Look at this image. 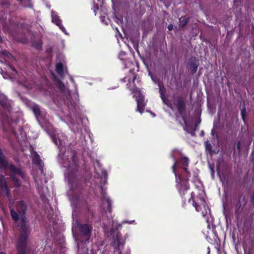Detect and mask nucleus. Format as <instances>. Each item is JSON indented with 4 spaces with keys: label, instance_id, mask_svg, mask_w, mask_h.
<instances>
[{
    "label": "nucleus",
    "instance_id": "f257e3e1",
    "mask_svg": "<svg viewBox=\"0 0 254 254\" xmlns=\"http://www.w3.org/2000/svg\"><path fill=\"white\" fill-rule=\"evenodd\" d=\"M17 210L19 214L13 209H10L11 217L17 221L19 217L20 224H19L20 238L17 244V249L19 254H25V242L29 233V227L26 224V220L24 214L27 210V206L23 201H20L17 204Z\"/></svg>",
    "mask_w": 254,
    "mask_h": 254
},
{
    "label": "nucleus",
    "instance_id": "f03ea898",
    "mask_svg": "<svg viewBox=\"0 0 254 254\" xmlns=\"http://www.w3.org/2000/svg\"><path fill=\"white\" fill-rule=\"evenodd\" d=\"M77 228L80 232V235L84 237L82 241H88L90 237L91 228L86 224H77Z\"/></svg>",
    "mask_w": 254,
    "mask_h": 254
},
{
    "label": "nucleus",
    "instance_id": "7ed1b4c3",
    "mask_svg": "<svg viewBox=\"0 0 254 254\" xmlns=\"http://www.w3.org/2000/svg\"><path fill=\"white\" fill-rule=\"evenodd\" d=\"M0 191H4L7 194L8 193V188L3 176H0Z\"/></svg>",
    "mask_w": 254,
    "mask_h": 254
},
{
    "label": "nucleus",
    "instance_id": "20e7f679",
    "mask_svg": "<svg viewBox=\"0 0 254 254\" xmlns=\"http://www.w3.org/2000/svg\"><path fill=\"white\" fill-rule=\"evenodd\" d=\"M143 97L142 96H139L136 98V102L137 104V111L142 113L144 109V104L143 102Z\"/></svg>",
    "mask_w": 254,
    "mask_h": 254
},
{
    "label": "nucleus",
    "instance_id": "39448f33",
    "mask_svg": "<svg viewBox=\"0 0 254 254\" xmlns=\"http://www.w3.org/2000/svg\"><path fill=\"white\" fill-rule=\"evenodd\" d=\"M0 104L6 110H9L10 105L7 102L6 97L3 94H0Z\"/></svg>",
    "mask_w": 254,
    "mask_h": 254
},
{
    "label": "nucleus",
    "instance_id": "423d86ee",
    "mask_svg": "<svg viewBox=\"0 0 254 254\" xmlns=\"http://www.w3.org/2000/svg\"><path fill=\"white\" fill-rule=\"evenodd\" d=\"M33 161L34 164L38 165L39 169L41 171V173H43V163L38 155H35L33 158Z\"/></svg>",
    "mask_w": 254,
    "mask_h": 254
},
{
    "label": "nucleus",
    "instance_id": "0eeeda50",
    "mask_svg": "<svg viewBox=\"0 0 254 254\" xmlns=\"http://www.w3.org/2000/svg\"><path fill=\"white\" fill-rule=\"evenodd\" d=\"M177 107L179 113L182 114L184 112L186 109L184 102L182 99H179L178 100Z\"/></svg>",
    "mask_w": 254,
    "mask_h": 254
},
{
    "label": "nucleus",
    "instance_id": "6e6552de",
    "mask_svg": "<svg viewBox=\"0 0 254 254\" xmlns=\"http://www.w3.org/2000/svg\"><path fill=\"white\" fill-rule=\"evenodd\" d=\"M56 71L57 73L60 76H63L64 74V72L63 70V65L62 63H58L56 64Z\"/></svg>",
    "mask_w": 254,
    "mask_h": 254
},
{
    "label": "nucleus",
    "instance_id": "1a4fd4ad",
    "mask_svg": "<svg viewBox=\"0 0 254 254\" xmlns=\"http://www.w3.org/2000/svg\"><path fill=\"white\" fill-rule=\"evenodd\" d=\"M31 109L37 118H38V117L40 116V110L39 106L34 105L31 107Z\"/></svg>",
    "mask_w": 254,
    "mask_h": 254
},
{
    "label": "nucleus",
    "instance_id": "9d476101",
    "mask_svg": "<svg viewBox=\"0 0 254 254\" xmlns=\"http://www.w3.org/2000/svg\"><path fill=\"white\" fill-rule=\"evenodd\" d=\"M189 22V18H185V17H181L179 19L180 27L183 28L187 25Z\"/></svg>",
    "mask_w": 254,
    "mask_h": 254
},
{
    "label": "nucleus",
    "instance_id": "9b49d317",
    "mask_svg": "<svg viewBox=\"0 0 254 254\" xmlns=\"http://www.w3.org/2000/svg\"><path fill=\"white\" fill-rule=\"evenodd\" d=\"M189 63L191 67L192 68L193 72L194 73L197 69L198 64L195 62L194 59H190Z\"/></svg>",
    "mask_w": 254,
    "mask_h": 254
},
{
    "label": "nucleus",
    "instance_id": "f8f14e48",
    "mask_svg": "<svg viewBox=\"0 0 254 254\" xmlns=\"http://www.w3.org/2000/svg\"><path fill=\"white\" fill-rule=\"evenodd\" d=\"M52 21L58 26H60L61 21V20L57 16L52 15Z\"/></svg>",
    "mask_w": 254,
    "mask_h": 254
},
{
    "label": "nucleus",
    "instance_id": "ddd939ff",
    "mask_svg": "<svg viewBox=\"0 0 254 254\" xmlns=\"http://www.w3.org/2000/svg\"><path fill=\"white\" fill-rule=\"evenodd\" d=\"M120 237L118 235H117L116 238L115 239L113 244L114 246L119 247L120 246Z\"/></svg>",
    "mask_w": 254,
    "mask_h": 254
},
{
    "label": "nucleus",
    "instance_id": "4468645a",
    "mask_svg": "<svg viewBox=\"0 0 254 254\" xmlns=\"http://www.w3.org/2000/svg\"><path fill=\"white\" fill-rule=\"evenodd\" d=\"M181 161L183 165L185 166H187L189 164V159L186 157H182Z\"/></svg>",
    "mask_w": 254,
    "mask_h": 254
},
{
    "label": "nucleus",
    "instance_id": "2eb2a0df",
    "mask_svg": "<svg viewBox=\"0 0 254 254\" xmlns=\"http://www.w3.org/2000/svg\"><path fill=\"white\" fill-rule=\"evenodd\" d=\"M105 202L107 204V209L109 212H111V200L107 198L104 199Z\"/></svg>",
    "mask_w": 254,
    "mask_h": 254
},
{
    "label": "nucleus",
    "instance_id": "dca6fc26",
    "mask_svg": "<svg viewBox=\"0 0 254 254\" xmlns=\"http://www.w3.org/2000/svg\"><path fill=\"white\" fill-rule=\"evenodd\" d=\"M33 45L38 49H40L42 47V43L40 41L34 43Z\"/></svg>",
    "mask_w": 254,
    "mask_h": 254
},
{
    "label": "nucleus",
    "instance_id": "f3484780",
    "mask_svg": "<svg viewBox=\"0 0 254 254\" xmlns=\"http://www.w3.org/2000/svg\"><path fill=\"white\" fill-rule=\"evenodd\" d=\"M57 85L58 87L61 90H64V84L60 81H58Z\"/></svg>",
    "mask_w": 254,
    "mask_h": 254
},
{
    "label": "nucleus",
    "instance_id": "a211bd4d",
    "mask_svg": "<svg viewBox=\"0 0 254 254\" xmlns=\"http://www.w3.org/2000/svg\"><path fill=\"white\" fill-rule=\"evenodd\" d=\"M205 146L206 149L207 150H210L211 149V145L208 141L205 142Z\"/></svg>",
    "mask_w": 254,
    "mask_h": 254
},
{
    "label": "nucleus",
    "instance_id": "6ab92c4d",
    "mask_svg": "<svg viewBox=\"0 0 254 254\" xmlns=\"http://www.w3.org/2000/svg\"><path fill=\"white\" fill-rule=\"evenodd\" d=\"M241 115L244 121L245 120V116H246V110L245 108H244L241 110Z\"/></svg>",
    "mask_w": 254,
    "mask_h": 254
},
{
    "label": "nucleus",
    "instance_id": "aec40b11",
    "mask_svg": "<svg viewBox=\"0 0 254 254\" xmlns=\"http://www.w3.org/2000/svg\"><path fill=\"white\" fill-rule=\"evenodd\" d=\"M53 141L57 145H62L63 144V141H62L60 139H58V141L55 139H53Z\"/></svg>",
    "mask_w": 254,
    "mask_h": 254
},
{
    "label": "nucleus",
    "instance_id": "412c9836",
    "mask_svg": "<svg viewBox=\"0 0 254 254\" xmlns=\"http://www.w3.org/2000/svg\"><path fill=\"white\" fill-rule=\"evenodd\" d=\"M168 29L169 30V31H171L173 28V26L172 24H169L168 26V27H167Z\"/></svg>",
    "mask_w": 254,
    "mask_h": 254
},
{
    "label": "nucleus",
    "instance_id": "4be33fe9",
    "mask_svg": "<svg viewBox=\"0 0 254 254\" xmlns=\"http://www.w3.org/2000/svg\"><path fill=\"white\" fill-rule=\"evenodd\" d=\"M240 147H241V143L240 142H239L237 144V148L238 149H240Z\"/></svg>",
    "mask_w": 254,
    "mask_h": 254
},
{
    "label": "nucleus",
    "instance_id": "5701e85b",
    "mask_svg": "<svg viewBox=\"0 0 254 254\" xmlns=\"http://www.w3.org/2000/svg\"><path fill=\"white\" fill-rule=\"evenodd\" d=\"M165 103H166V104H167L169 107H170L171 108V109H172V110H174V108H173V107L171 106V105L170 104H168L167 103H166V102H165Z\"/></svg>",
    "mask_w": 254,
    "mask_h": 254
},
{
    "label": "nucleus",
    "instance_id": "b1692460",
    "mask_svg": "<svg viewBox=\"0 0 254 254\" xmlns=\"http://www.w3.org/2000/svg\"><path fill=\"white\" fill-rule=\"evenodd\" d=\"M176 165V163H175L174 164V165L172 166V169H173V170L174 172V170H175V167Z\"/></svg>",
    "mask_w": 254,
    "mask_h": 254
},
{
    "label": "nucleus",
    "instance_id": "393cba45",
    "mask_svg": "<svg viewBox=\"0 0 254 254\" xmlns=\"http://www.w3.org/2000/svg\"><path fill=\"white\" fill-rule=\"evenodd\" d=\"M252 201H253V203L254 204V194H253V196L252 197Z\"/></svg>",
    "mask_w": 254,
    "mask_h": 254
},
{
    "label": "nucleus",
    "instance_id": "a878e982",
    "mask_svg": "<svg viewBox=\"0 0 254 254\" xmlns=\"http://www.w3.org/2000/svg\"><path fill=\"white\" fill-rule=\"evenodd\" d=\"M0 254H4V253H3L2 252H1V253H0Z\"/></svg>",
    "mask_w": 254,
    "mask_h": 254
},
{
    "label": "nucleus",
    "instance_id": "bb28decb",
    "mask_svg": "<svg viewBox=\"0 0 254 254\" xmlns=\"http://www.w3.org/2000/svg\"><path fill=\"white\" fill-rule=\"evenodd\" d=\"M1 41V38L0 37V41Z\"/></svg>",
    "mask_w": 254,
    "mask_h": 254
}]
</instances>
